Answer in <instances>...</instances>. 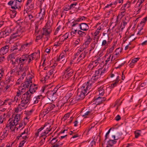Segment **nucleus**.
I'll use <instances>...</instances> for the list:
<instances>
[{"mask_svg": "<svg viewBox=\"0 0 147 147\" xmlns=\"http://www.w3.org/2000/svg\"><path fill=\"white\" fill-rule=\"evenodd\" d=\"M38 54V53L35 52L30 55H23L20 58H18V65L20 66H24L25 63L27 61H28V63H29L30 62L34 59V55Z\"/></svg>", "mask_w": 147, "mask_h": 147, "instance_id": "f257e3e1", "label": "nucleus"}, {"mask_svg": "<svg viewBox=\"0 0 147 147\" xmlns=\"http://www.w3.org/2000/svg\"><path fill=\"white\" fill-rule=\"evenodd\" d=\"M20 119V114L16 115L13 120L11 118H9L6 125V127L9 128L11 131H14L16 126L18 124Z\"/></svg>", "mask_w": 147, "mask_h": 147, "instance_id": "f03ea898", "label": "nucleus"}, {"mask_svg": "<svg viewBox=\"0 0 147 147\" xmlns=\"http://www.w3.org/2000/svg\"><path fill=\"white\" fill-rule=\"evenodd\" d=\"M31 96V94L29 93V91L22 95L21 99V103L19 105V107L21 109H24L25 105L30 103Z\"/></svg>", "mask_w": 147, "mask_h": 147, "instance_id": "7ed1b4c3", "label": "nucleus"}, {"mask_svg": "<svg viewBox=\"0 0 147 147\" xmlns=\"http://www.w3.org/2000/svg\"><path fill=\"white\" fill-rule=\"evenodd\" d=\"M92 90L91 84L85 83L78 89V91L87 95Z\"/></svg>", "mask_w": 147, "mask_h": 147, "instance_id": "20e7f679", "label": "nucleus"}, {"mask_svg": "<svg viewBox=\"0 0 147 147\" xmlns=\"http://www.w3.org/2000/svg\"><path fill=\"white\" fill-rule=\"evenodd\" d=\"M43 32H42V35H45L46 36L45 37V40L47 41L49 38V35L52 31V29L51 26L49 23L48 21L46 24V25L43 27L42 29Z\"/></svg>", "mask_w": 147, "mask_h": 147, "instance_id": "39448f33", "label": "nucleus"}, {"mask_svg": "<svg viewBox=\"0 0 147 147\" xmlns=\"http://www.w3.org/2000/svg\"><path fill=\"white\" fill-rule=\"evenodd\" d=\"M74 71L73 69L69 67L64 72V74L62 76V78L65 80H69V78L73 80L75 78L74 76L73 75Z\"/></svg>", "mask_w": 147, "mask_h": 147, "instance_id": "423d86ee", "label": "nucleus"}, {"mask_svg": "<svg viewBox=\"0 0 147 147\" xmlns=\"http://www.w3.org/2000/svg\"><path fill=\"white\" fill-rule=\"evenodd\" d=\"M28 70V67L27 66H20L18 70H16V74L18 75H21V79L23 77H24L26 76V72Z\"/></svg>", "mask_w": 147, "mask_h": 147, "instance_id": "0eeeda50", "label": "nucleus"}, {"mask_svg": "<svg viewBox=\"0 0 147 147\" xmlns=\"http://www.w3.org/2000/svg\"><path fill=\"white\" fill-rule=\"evenodd\" d=\"M93 72H94V74L95 76H96L99 78H103L107 73L106 69L105 68L104 69L100 68L93 71Z\"/></svg>", "mask_w": 147, "mask_h": 147, "instance_id": "6e6552de", "label": "nucleus"}, {"mask_svg": "<svg viewBox=\"0 0 147 147\" xmlns=\"http://www.w3.org/2000/svg\"><path fill=\"white\" fill-rule=\"evenodd\" d=\"M8 4L11 6V8L13 9H16L20 8L22 5V2H19L17 1L11 0L8 3Z\"/></svg>", "mask_w": 147, "mask_h": 147, "instance_id": "1a4fd4ad", "label": "nucleus"}, {"mask_svg": "<svg viewBox=\"0 0 147 147\" xmlns=\"http://www.w3.org/2000/svg\"><path fill=\"white\" fill-rule=\"evenodd\" d=\"M24 31V29L21 26H20L18 28H17L15 32H13L12 35L14 37H17V36H21L22 33Z\"/></svg>", "mask_w": 147, "mask_h": 147, "instance_id": "9d476101", "label": "nucleus"}, {"mask_svg": "<svg viewBox=\"0 0 147 147\" xmlns=\"http://www.w3.org/2000/svg\"><path fill=\"white\" fill-rule=\"evenodd\" d=\"M55 105L52 104H49V106L46 108V109H44L41 112L40 114L41 115H43L44 117L46 114L53 109L55 107Z\"/></svg>", "mask_w": 147, "mask_h": 147, "instance_id": "9b49d317", "label": "nucleus"}, {"mask_svg": "<svg viewBox=\"0 0 147 147\" xmlns=\"http://www.w3.org/2000/svg\"><path fill=\"white\" fill-rule=\"evenodd\" d=\"M13 75H7L5 76V82L7 84H12L14 80Z\"/></svg>", "mask_w": 147, "mask_h": 147, "instance_id": "f8f14e48", "label": "nucleus"}, {"mask_svg": "<svg viewBox=\"0 0 147 147\" xmlns=\"http://www.w3.org/2000/svg\"><path fill=\"white\" fill-rule=\"evenodd\" d=\"M9 48V45H7L2 47L0 49V55L2 56L7 53L8 51Z\"/></svg>", "mask_w": 147, "mask_h": 147, "instance_id": "ddd939ff", "label": "nucleus"}, {"mask_svg": "<svg viewBox=\"0 0 147 147\" xmlns=\"http://www.w3.org/2000/svg\"><path fill=\"white\" fill-rule=\"evenodd\" d=\"M94 101L96 105H99L100 104L103 103L105 100L106 98L105 97H101L99 96L97 98H94Z\"/></svg>", "mask_w": 147, "mask_h": 147, "instance_id": "4468645a", "label": "nucleus"}, {"mask_svg": "<svg viewBox=\"0 0 147 147\" xmlns=\"http://www.w3.org/2000/svg\"><path fill=\"white\" fill-rule=\"evenodd\" d=\"M38 86L36 84H30V88L29 91V93H30V94H33L36 92V90L37 89Z\"/></svg>", "mask_w": 147, "mask_h": 147, "instance_id": "2eb2a0df", "label": "nucleus"}, {"mask_svg": "<svg viewBox=\"0 0 147 147\" xmlns=\"http://www.w3.org/2000/svg\"><path fill=\"white\" fill-rule=\"evenodd\" d=\"M88 51L85 50L84 52L81 53L80 55L78 56L77 60L78 62L80 61L81 60H82L86 56V55L88 53Z\"/></svg>", "mask_w": 147, "mask_h": 147, "instance_id": "dca6fc26", "label": "nucleus"}, {"mask_svg": "<svg viewBox=\"0 0 147 147\" xmlns=\"http://www.w3.org/2000/svg\"><path fill=\"white\" fill-rule=\"evenodd\" d=\"M79 26L80 29L82 30L86 31L89 29L88 25L86 23H81L79 24Z\"/></svg>", "mask_w": 147, "mask_h": 147, "instance_id": "f3484780", "label": "nucleus"}, {"mask_svg": "<svg viewBox=\"0 0 147 147\" xmlns=\"http://www.w3.org/2000/svg\"><path fill=\"white\" fill-rule=\"evenodd\" d=\"M86 95L84 94V93H82L81 92L78 91L76 99L77 100H82L84 98Z\"/></svg>", "mask_w": 147, "mask_h": 147, "instance_id": "a211bd4d", "label": "nucleus"}, {"mask_svg": "<svg viewBox=\"0 0 147 147\" xmlns=\"http://www.w3.org/2000/svg\"><path fill=\"white\" fill-rule=\"evenodd\" d=\"M65 55L63 53H61L59 55L58 58H57V61H60V62L63 61L64 62H66V60L65 59Z\"/></svg>", "mask_w": 147, "mask_h": 147, "instance_id": "6ab92c4d", "label": "nucleus"}, {"mask_svg": "<svg viewBox=\"0 0 147 147\" xmlns=\"http://www.w3.org/2000/svg\"><path fill=\"white\" fill-rule=\"evenodd\" d=\"M99 78L98 77H97L96 76H95V75L93 74V75L92 77V78L91 79V80H89L88 82H87L86 83H90L92 85V82H94L95 81H96Z\"/></svg>", "mask_w": 147, "mask_h": 147, "instance_id": "aec40b11", "label": "nucleus"}, {"mask_svg": "<svg viewBox=\"0 0 147 147\" xmlns=\"http://www.w3.org/2000/svg\"><path fill=\"white\" fill-rule=\"evenodd\" d=\"M106 87L104 86H102L99 88L98 89V91L99 93V95L102 96L105 93V90Z\"/></svg>", "mask_w": 147, "mask_h": 147, "instance_id": "412c9836", "label": "nucleus"}, {"mask_svg": "<svg viewBox=\"0 0 147 147\" xmlns=\"http://www.w3.org/2000/svg\"><path fill=\"white\" fill-rule=\"evenodd\" d=\"M32 43V42H28L27 40H26L23 45H22L21 49H25L26 47H30Z\"/></svg>", "mask_w": 147, "mask_h": 147, "instance_id": "4be33fe9", "label": "nucleus"}, {"mask_svg": "<svg viewBox=\"0 0 147 147\" xmlns=\"http://www.w3.org/2000/svg\"><path fill=\"white\" fill-rule=\"evenodd\" d=\"M41 95H39L35 97L32 100V101L33 104H36L40 100V98Z\"/></svg>", "mask_w": 147, "mask_h": 147, "instance_id": "5701e85b", "label": "nucleus"}, {"mask_svg": "<svg viewBox=\"0 0 147 147\" xmlns=\"http://www.w3.org/2000/svg\"><path fill=\"white\" fill-rule=\"evenodd\" d=\"M47 96L50 97V98H55L56 97L54 93H53L52 90L48 91L47 92Z\"/></svg>", "mask_w": 147, "mask_h": 147, "instance_id": "b1692460", "label": "nucleus"}, {"mask_svg": "<svg viewBox=\"0 0 147 147\" xmlns=\"http://www.w3.org/2000/svg\"><path fill=\"white\" fill-rule=\"evenodd\" d=\"M87 40L84 43V45L88 46V45L92 41V39L89 35H87Z\"/></svg>", "mask_w": 147, "mask_h": 147, "instance_id": "393cba45", "label": "nucleus"}, {"mask_svg": "<svg viewBox=\"0 0 147 147\" xmlns=\"http://www.w3.org/2000/svg\"><path fill=\"white\" fill-rule=\"evenodd\" d=\"M32 0H28L26 5L28 6L30 8L33 9L34 8L33 4L32 3Z\"/></svg>", "mask_w": 147, "mask_h": 147, "instance_id": "a878e982", "label": "nucleus"}, {"mask_svg": "<svg viewBox=\"0 0 147 147\" xmlns=\"http://www.w3.org/2000/svg\"><path fill=\"white\" fill-rule=\"evenodd\" d=\"M121 11L117 16L118 17H121V18H122L125 15L126 9L124 8H123L122 7L121 8Z\"/></svg>", "mask_w": 147, "mask_h": 147, "instance_id": "bb28decb", "label": "nucleus"}, {"mask_svg": "<svg viewBox=\"0 0 147 147\" xmlns=\"http://www.w3.org/2000/svg\"><path fill=\"white\" fill-rule=\"evenodd\" d=\"M100 32V31L98 30L97 31V30H96V31L94 33L95 37H94V39L97 42L98 41L99 38V36L98 35V34Z\"/></svg>", "mask_w": 147, "mask_h": 147, "instance_id": "cd10ccee", "label": "nucleus"}, {"mask_svg": "<svg viewBox=\"0 0 147 147\" xmlns=\"http://www.w3.org/2000/svg\"><path fill=\"white\" fill-rule=\"evenodd\" d=\"M117 142L116 141L113 140H109L107 141V144L108 145L111 147H112L114 144H115Z\"/></svg>", "mask_w": 147, "mask_h": 147, "instance_id": "c85d7f7f", "label": "nucleus"}, {"mask_svg": "<svg viewBox=\"0 0 147 147\" xmlns=\"http://www.w3.org/2000/svg\"><path fill=\"white\" fill-rule=\"evenodd\" d=\"M28 16L29 18V20L31 21V23L34 21L35 19V17L33 15L31 14H28Z\"/></svg>", "mask_w": 147, "mask_h": 147, "instance_id": "c756f323", "label": "nucleus"}, {"mask_svg": "<svg viewBox=\"0 0 147 147\" xmlns=\"http://www.w3.org/2000/svg\"><path fill=\"white\" fill-rule=\"evenodd\" d=\"M45 11L44 9H42L40 8V11L39 13V14H41L42 16V17L41 18V19L42 18V19H43L44 16H45Z\"/></svg>", "mask_w": 147, "mask_h": 147, "instance_id": "7c9ffc66", "label": "nucleus"}, {"mask_svg": "<svg viewBox=\"0 0 147 147\" xmlns=\"http://www.w3.org/2000/svg\"><path fill=\"white\" fill-rule=\"evenodd\" d=\"M68 34H67V33H66L65 34L62 36L61 38H60V40H61L60 42H63L64 40H65L68 38Z\"/></svg>", "mask_w": 147, "mask_h": 147, "instance_id": "2f4dec72", "label": "nucleus"}, {"mask_svg": "<svg viewBox=\"0 0 147 147\" xmlns=\"http://www.w3.org/2000/svg\"><path fill=\"white\" fill-rule=\"evenodd\" d=\"M23 84V86L24 87V88H28L29 86H30V84H31V83L29 82L27 80L24 82V84Z\"/></svg>", "mask_w": 147, "mask_h": 147, "instance_id": "473e14b6", "label": "nucleus"}, {"mask_svg": "<svg viewBox=\"0 0 147 147\" xmlns=\"http://www.w3.org/2000/svg\"><path fill=\"white\" fill-rule=\"evenodd\" d=\"M4 31L7 35L8 36L11 32V29L9 27H7L5 28Z\"/></svg>", "mask_w": 147, "mask_h": 147, "instance_id": "72a5a7b5", "label": "nucleus"}, {"mask_svg": "<svg viewBox=\"0 0 147 147\" xmlns=\"http://www.w3.org/2000/svg\"><path fill=\"white\" fill-rule=\"evenodd\" d=\"M58 136V135L57 136L53 138L52 139L51 141L50 142V143L52 145H53L54 144H56L58 141V140L56 139L57 138Z\"/></svg>", "mask_w": 147, "mask_h": 147, "instance_id": "f704fd0d", "label": "nucleus"}, {"mask_svg": "<svg viewBox=\"0 0 147 147\" xmlns=\"http://www.w3.org/2000/svg\"><path fill=\"white\" fill-rule=\"evenodd\" d=\"M48 125V127L46 128V130L47 131L49 132L51 130V129H50V128L51 127V126L50 125L49 123H46L44 126V127H45Z\"/></svg>", "mask_w": 147, "mask_h": 147, "instance_id": "c9c22d12", "label": "nucleus"}, {"mask_svg": "<svg viewBox=\"0 0 147 147\" xmlns=\"http://www.w3.org/2000/svg\"><path fill=\"white\" fill-rule=\"evenodd\" d=\"M74 22H73L72 23L73 24L71 26L72 27H74L77 24L79 25V24H78V22H79L80 21V19L78 18L77 20H74Z\"/></svg>", "mask_w": 147, "mask_h": 147, "instance_id": "e433bc0d", "label": "nucleus"}, {"mask_svg": "<svg viewBox=\"0 0 147 147\" xmlns=\"http://www.w3.org/2000/svg\"><path fill=\"white\" fill-rule=\"evenodd\" d=\"M100 58H98L97 60L93 61L92 65L94 66H96L99 63H100Z\"/></svg>", "mask_w": 147, "mask_h": 147, "instance_id": "4c0bfd02", "label": "nucleus"}, {"mask_svg": "<svg viewBox=\"0 0 147 147\" xmlns=\"http://www.w3.org/2000/svg\"><path fill=\"white\" fill-rule=\"evenodd\" d=\"M107 42L105 40H104L102 41V46H105L104 47V50H105L106 49L108 48V45H106V44H107Z\"/></svg>", "mask_w": 147, "mask_h": 147, "instance_id": "58836bf2", "label": "nucleus"}, {"mask_svg": "<svg viewBox=\"0 0 147 147\" xmlns=\"http://www.w3.org/2000/svg\"><path fill=\"white\" fill-rule=\"evenodd\" d=\"M78 33L79 36L80 37L84 36L86 35V33L85 32L80 30L78 31Z\"/></svg>", "mask_w": 147, "mask_h": 147, "instance_id": "ea45409f", "label": "nucleus"}, {"mask_svg": "<svg viewBox=\"0 0 147 147\" xmlns=\"http://www.w3.org/2000/svg\"><path fill=\"white\" fill-rule=\"evenodd\" d=\"M42 30L38 29V25H36L35 28V33L39 34V33H42Z\"/></svg>", "mask_w": 147, "mask_h": 147, "instance_id": "a19ab883", "label": "nucleus"}, {"mask_svg": "<svg viewBox=\"0 0 147 147\" xmlns=\"http://www.w3.org/2000/svg\"><path fill=\"white\" fill-rule=\"evenodd\" d=\"M7 35L4 31L0 32V37L4 38L6 37Z\"/></svg>", "mask_w": 147, "mask_h": 147, "instance_id": "79ce46f5", "label": "nucleus"}, {"mask_svg": "<svg viewBox=\"0 0 147 147\" xmlns=\"http://www.w3.org/2000/svg\"><path fill=\"white\" fill-rule=\"evenodd\" d=\"M11 18H14L16 14V12L15 10L11 11Z\"/></svg>", "mask_w": 147, "mask_h": 147, "instance_id": "37998d69", "label": "nucleus"}, {"mask_svg": "<svg viewBox=\"0 0 147 147\" xmlns=\"http://www.w3.org/2000/svg\"><path fill=\"white\" fill-rule=\"evenodd\" d=\"M36 34H38L36 33ZM39 35L38 36H36V40L37 41V40H39L41 39L43 36V35H42V33H39Z\"/></svg>", "mask_w": 147, "mask_h": 147, "instance_id": "c03bdc74", "label": "nucleus"}, {"mask_svg": "<svg viewBox=\"0 0 147 147\" xmlns=\"http://www.w3.org/2000/svg\"><path fill=\"white\" fill-rule=\"evenodd\" d=\"M18 58H17L15 60V61L14 62L12 60H11L10 61L11 63L13 65H15L16 64L18 63Z\"/></svg>", "mask_w": 147, "mask_h": 147, "instance_id": "a18cd8bd", "label": "nucleus"}, {"mask_svg": "<svg viewBox=\"0 0 147 147\" xmlns=\"http://www.w3.org/2000/svg\"><path fill=\"white\" fill-rule=\"evenodd\" d=\"M4 75V71L2 69H0V80L2 79L3 76Z\"/></svg>", "mask_w": 147, "mask_h": 147, "instance_id": "49530a36", "label": "nucleus"}, {"mask_svg": "<svg viewBox=\"0 0 147 147\" xmlns=\"http://www.w3.org/2000/svg\"><path fill=\"white\" fill-rule=\"evenodd\" d=\"M18 46L16 45L15 46H13L11 48V50H12L13 51H14L15 50H18L19 51L21 50V48L19 49L17 47Z\"/></svg>", "mask_w": 147, "mask_h": 147, "instance_id": "de8ad7c7", "label": "nucleus"}, {"mask_svg": "<svg viewBox=\"0 0 147 147\" xmlns=\"http://www.w3.org/2000/svg\"><path fill=\"white\" fill-rule=\"evenodd\" d=\"M15 55L14 54H10L8 55L7 57L8 60V61L10 60L11 61V60H12L11 59L14 58V56Z\"/></svg>", "mask_w": 147, "mask_h": 147, "instance_id": "09e8293b", "label": "nucleus"}, {"mask_svg": "<svg viewBox=\"0 0 147 147\" xmlns=\"http://www.w3.org/2000/svg\"><path fill=\"white\" fill-rule=\"evenodd\" d=\"M130 5V2L128 1L127 3L124 5V7L123 8H125V7H127V8H128Z\"/></svg>", "mask_w": 147, "mask_h": 147, "instance_id": "8fccbe9b", "label": "nucleus"}, {"mask_svg": "<svg viewBox=\"0 0 147 147\" xmlns=\"http://www.w3.org/2000/svg\"><path fill=\"white\" fill-rule=\"evenodd\" d=\"M63 9L64 11H67L71 9L69 8V5H67L65 6L63 8Z\"/></svg>", "mask_w": 147, "mask_h": 147, "instance_id": "3c124183", "label": "nucleus"}, {"mask_svg": "<svg viewBox=\"0 0 147 147\" xmlns=\"http://www.w3.org/2000/svg\"><path fill=\"white\" fill-rule=\"evenodd\" d=\"M83 50L82 49H79L77 52L75 54L76 55V56H79L81 53L83 52Z\"/></svg>", "mask_w": 147, "mask_h": 147, "instance_id": "603ef678", "label": "nucleus"}, {"mask_svg": "<svg viewBox=\"0 0 147 147\" xmlns=\"http://www.w3.org/2000/svg\"><path fill=\"white\" fill-rule=\"evenodd\" d=\"M77 4L78 3L77 2H76L75 3L71 4L70 6H69V8H70V9H71L73 8H74L75 7Z\"/></svg>", "mask_w": 147, "mask_h": 147, "instance_id": "864d4df0", "label": "nucleus"}, {"mask_svg": "<svg viewBox=\"0 0 147 147\" xmlns=\"http://www.w3.org/2000/svg\"><path fill=\"white\" fill-rule=\"evenodd\" d=\"M127 24V22L125 21H124L123 23H121V27H122L121 29H123L125 28V26Z\"/></svg>", "mask_w": 147, "mask_h": 147, "instance_id": "5fc2aeb1", "label": "nucleus"}, {"mask_svg": "<svg viewBox=\"0 0 147 147\" xmlns=\"http://www.w3.org/2000/svg\"><path fill=\"white\" fill-rule=\"evenodd\" d=\"M90 111H88L85 113L84 115H83V117H84V118H86L88 116V115L90 113Z\"/></svg>", "mask_w": 147, "mask_h": 147, "instance_id": "6e6d98bb", "label": "nucleus"}, {"mask_svg": "<svg viewBox=\"0 0 147 147\" xmlns=\"http://www.w3.org/2000/svg\"><path fill=\"white\" fill-rule=\"evenodd\" d=\"M24 77H23V78L22 79H21V77H20V78L18 80L17 82L16 83V84H19L20 83H21V82H22V80L23 79Z\"/></svg>", "mask_w": 147, "mask_h": 147, "instance_id": "4d7b16f0", "label": "nucleus"}, {"mask_svg": "<svg viewBox=\"0 0 147 147\" xmlns=\"http://www.w3.org/2000/svg\"><path fill=\"white\" fill-rule=\"evenodd\" d=\"M70 115V114L69 113H68L65 114L63 117V119H64V120H66L67 118H68L69 117Z\"/></svg>", "mask_w": 147, "mask_h": 147, "instance_id": "13d9d810", "label": "nucleus"}, {"mask_svg": "<svg viewBox=\"0 0 147 147\" xmlns=\"http://www.w3.org/2000/svg\"><path fill=\"white\" fill-rule=\"evenodd\" d=\"M115 46V44H113V46L109 49V53H111L113 52V51L114 49V47Z\"/></svg>", "mask_w": 147, "mask_h": 147, "instance_id": "bf43d9fd", "label": "nucleus"}, {"mask_svg": "<svg viewBox=\"0 0 147 147\" xmlns=\"http://www.w3.org/2000/svg\"><path fill=\"white\" fill-rule=\"evenodd\" d=\"M9 100H10L9 99H7L5 100L4 102L2 104L1 106L7 105V104L8 103L7 102Z\"/></svg>", "mask_w": 147, "mask_h": 147, "instance_id": "052dcab7", "label": "nucleus"}, {"mask_svg": "<svg viewBox=\"0 0 147 147\" xmlns=\"http://www.w3.org/2000/svg\"><path fill=\"white\" fill-rule=\"evenodd\" d=\"M135 138H137L140 135V133L137 131H135Z\"/></svg>", "mask_w": 147, "mask_h": 147, "instance_id": "680f3d73", "label": "nucleus"}, {"mask_svg": "<svg viewBox=\"0 0 147 147\" xmlns=\"http://www.w3.org/2000/svg\"><path fill=\"white\" fill-rule=\"evenodd\" d=\"M139 58H134L131 61V62L133 63H135L136 62H137L138 61L139 59Z\"/></svg>", "mask_w": 147, "mask_h": 147, "instance_id": "e2e57ef3", "label": "nucleus"}, {"mask_svg": "<svg viewBox=\"0 0 147 147\" xmlns=\"http://www.w3.org/2000/svg\"><path fill=\"white\" fill-rule=\"evenodd\" d=\"M56 72V71L54 69H51L49 71V73L50 75H51L54 73H55Z\"/></svg>", "mask_w": 147, "mask_h": 147, "instance_id": "0e129e2a", "label": "nucleus"}, {"mask_svg": "<svg viewBox=\"0 0 147 147\" xmlns=\"http://www.w3.org/2000/svg\"><path fill=\"white\" fill-rule=\"evenodd\" d=\"M26 142L25 140H24L21 141L19 144V147H22L23 146L25 143Z\"/></svg>", "mask_w": 147, "mask_h": 147, "instance_id": "69168bd1", "label": "nucleus"}, {"mask_svg": "<svg viewBox=\"0 0 147 147\" xmlns=\"http://www.w3.org/2000/svg\"><path fill=\"white\" fill-rule=\"evenodd\" d=\"M63 142H61L60 140L57 141V142L56 143V144L60 147L63 145Z\"/></svg>", "mask_w": 147, "mask_h": 147, "instance_id": "338daca9", "label": "nucleus"}, {"mask_svg": "<svg viewBox=\"0 0 147 147\" xmlns=\"http://www.w3.org/2000/svg\"><path fill=\"white\" fill-rule=\"evenodd\" d=\"M147 20V17H146L142 20L141 21V22L140 23V24H142L143 23H145L146 22Z\"/></svg>", "mask_w": 147, "mask_h": 147, "instance_id": "774afa93", "label": "nucleus"}]
</instances>
